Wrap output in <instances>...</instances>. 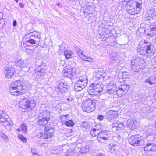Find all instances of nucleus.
<instances>
[{"label": "nucleus", "instance_id": "obj_12", "mask_svg": "<svg viewBox=\"0 0 156 156\" xmlns=\"http://www.w3.org/2000/svg\"><path fill=\"white\" fill-rule=\"evenodd\" d=\"M66 83H65L63 82H61L55 87V92L56 94L58 95L64 94L68 91Z\"/></svg>", "mask_w": 156, "mask_h": 156}, {"label": "nucleus", "instance_id": "obj_28", "mask_svg": "<svg viewBox=\"0 0 156 156\" xmlns=\"http://www.w3.org/2000/svg\"><path fill=\"white\" fill-rule=\"evenodd\" d=\"M119 123V121L117 120L114 121L112 124V130L113 131H117L118 130H119L118 128V124Z\"/></svg>", "mask_w": 156, "mask_h": 156}, {"label": "nucleus", "instance_id": "obj_54", "mask_svg": "<svg viewBox=\"0 0 156 156\" xmlns=\"http://www.w3.org/2000/svg\"><path fill=\"white\" fill-rule=\"evenodd\" d=\"M19 5H20V8H23L24 7V5L23 3H20L19 4Z\"/></svg>", "mask_w": 156, "mask_h": 156}, {"label": "nucleus", "instance_id": "obj_46", "mask_svg": "<svg viewBox=\"0 0 156 156\" xmlns=\"http://www.w3.org/2000/svg\"><path fill=\"white\" fill-rule=\"evenodd\" d=\"M149 78L151 82V83H152V84H154L155 82V80H156L155 77L154 76H151Z\"/></svg>", "mask_w": 156, "mask_h": 156}, {"label": "nucleus", "instance_id": "obj_35", "mask_svg": "<svg viewBox=\"0 0 156 156\" xmlns=\"http://www.w3.org/2000/svg\"><path fill=\"white\" fill-rule=\"evenodd\" d=\"M68 115H62L60 117V119L62 122H64L67 119Z\"/></svg>", "mask_w": 156, "mask_h": 156}, {"label": "nucleus", "instance_id": "obj_10", "mask_svg": "<svg viewBox=\"0 0 156 156\" xmlns=\"http://www.w3.org/2000/svg\"><path fill=\"white\" fill-rule=\"evenodd\" d=\"M129 143L134 146H138L141 145L144 140L141 136L138 135L131 136L129 139Z\"/></svg>", "mask_w": 156, "mask_h": 156}, {"label": "nucleus", "instance_id": "obj_40", "mask_svg": "<svg viewBox=\"0 0 156 156\" xmlns=\"http://www.w3.org/2000/svg\"><path fill=\"white\" fill-rule=\"evenodd\" d=\"M18 138L20 139L23 142H26L27 139L21 135H19Z\"/></svg>", "mask_w": 156, "mask_h": 156}, {"label": "nucleus", "instance_id": "obj_20", "mask_svg": "<svg viewBox=\"0 0 156 156\" xmlns=\"http://www.w3.org/2000/svg\"><path fill=\"white\" fill-rule=\"evenodd\" d=\"M109 151L111 153H116L119 150V147L118 145L113 144L112 145L110 144L108 147Z\"/></svg>", "mask_w": 156, "mask_h": 156}, {"label": "nucleus", "instance_id": "obj_31", "mask_svg": "<svg viewBox=\"0 0 156 156\" xmlns=\"http://www.w3.org/2000/svg\"><path fill=\"white\" fill-rule=\"evenodd\" d=\"M65 125L67 126H72L74 125V123L72 120H69L65 122Z\"/></svg>", "mask_w": 156, "mask_h": 156}, {"label": "nucleus", "instance_id": "obj_16", "mask_svg": "<svg viewBox=\"0 0 156 156\" xmlns=\"http://www.w3.org/2000/svg\"><path fill=\"white\" fill-rule=\"evenodd\" d=\"M145 151L149 152H154L156 151V145L154 143H147L144 147Z\"/></svg>", "mask_w": 156, "mask_h": 156}, {"label": "nucleus", "instance_id": "obj_2", "mask_svg": "<svg viewBox=\"0 0 156 156\" xmlns=\"http://www.w3.org/2000/svg\"><path fill=\"white\" fill-rule=\"evenodd\" d=\"M141 0H134L130 3H127L126 7V10L127 12L131 15L137 14L140 11L142 8V3Z\"/></svg>", "mask_w": 156, "mask_h": 156}, {"label": "nucleus", "instance_id": "obj_45", "mask_svg": "<svg viewBox=\"0 0 156 156\" xmlns=\"http://www.w3.org/2000/svg\"><path fill=\"white\" fill-rule=\"evenodd\" d=\"M116 41L115 39H112L110 41L111 42H109V45L112 46H114L116 43Z\"/></svg>", "mask_w": 156, "mask_h": 156}, {"label": "nucleus", "instance_id": "obj_62", "mask_svg": "<svg viewBox=\"0 0 156 156\" xmlns=\"http://www.w3.org/2000/svg\"><path fill=\"white\" fill-rule=\"evenodd\" d=\"M2 18H3V16H2V18H1L0 17V20L2 19Z\"/></svg>", "mask_w": 156, "mask_h": 156}, {"label": "nucleus", "instance_id": "obj_39", "mask_svg": "<svg viewBox=\"0 0 156 156\" xmlns=\"http://www.w3.org/2000/svg\"><path fill=\"white\" fill-rule=\"evenodd\" d=\"M0 136L3 139L5 140V141H8L9 140V139L7 136L4 133H3L2 131L0 132Z\"/></svg>", "mask_w": 156, "mask_h": 156}, {"label": "nucleus", "instance_id": "obj_61", "mask_svg": "<svg viewBox=\"0 0 156 156\" xmlns=\"http://www.w3.org/2000/svg\"><path fill=\"white\" fill-rule=\"evenodd\" d=\"M14 0L16 2H18V0Z\"/></svg>", "mask_w": 156, "mask_h": 156}, {"label": "nucleus", "instance_id": "obj_57", "mask_svg": "<svg viewBox=\"0 0 156 156\" xmlns=\"http://www.w3.org/2000/svg\"><path fill=\"white\" fill-rule=\"evenodd\" d=\"M67 99L68 101H72L73 98H67Z\"/></svg>", "mask_w": 156, "mask_h": 156}, {"label": "nucleus", "instance_id": "obj_7", "mask_svg": "<svg viewBox=\"0 0 156 156\" xmlns=\"http://www.w3.org/2000/svg\"><path fill=\"white\" fill-rule=\"evenodd\" d=\"M87 84V80L86 76H83L79 78L74 86V89L77 91L84 88Z\"/></svg>", "mask_w": 156, "mask_h": 156}, {"label": "nucleus", "instance_id": "obj_42", "mask_svg": "<svg viewBox=\"0 0 156 156\" xmlns=\"http://www.w3.org/2000/svg\"><path fill=\"white\" fill-rule=\"evenodd\" d=\"M107 132L106 131H102L100 132H98V137L106 135L107 134Z\"/></svg>", "mask_w": 156, "mask_h": 156}, {"label": "nucleus", "instance_id": "obj_30", "mask_svg": "<svg viewBox=\"0 0 156 156\" xmlns=\"http://www.w3.org/2000/svg\"><path fill=\"white\" fill-rule=\"evenodd\" d=\"M99 130L95 128H93V130L90 131V133L93 137L98 136Z\"/></svg>", "mask_w": 156, "mask_h": 156}, {"label": "nucleus", "instance_id": "obj_18", "mask_svg": "<svg viewBox=\"0 0 156 156\" xmlns=\"http://www.w3.org/2000/svg\"><path fill=\"white\" fill-rule=\"evenodd\" d=\"M94 86L93 88H94V96L97 95L101 93L103 90V85H100L98 83H94Z\"/></svg>", "mask_w": 156, "mask_h": 156}, {"label": "nucleus", "instance_id": "obj_59", "mask_svg": "<svg viewBox=\"0 0 156 156\" xmlns=\"http://www.w3.org/2000/svg\"><path fill=\"white\" fill-rule=\"evenodd\" d=\"M38 72H39V73H43V72L42 71V70H39L38 71Z\"/></svg>", "mask_w": 156, "mask_h": 156}, {"label": "nucleus", "instance_id": "obj_4", "mask_svg": "<svg viewBox=\"0 0 156 156\" xmlns=\"http://www.w3.org/2000/svg\"><path fill=\"white\" fill-rule=\"evenodd\" d=\"M145 66V62L142 58L137 57L132 59L131 61L130 68L135 72L141 71Z\"/></svg>", "mask_w": 156, "mask_h": 156}, {"label": "nucleus", "instance_id": "obj_1", "mask_svg": "<svg viewBox=\"0 0 156 156\" xmlns=\"http://www.w3.org/2000/svg\"><path fill=\"white\" fill-rule=\"evenodd\" d=\"M140 42L137 48V51L141 54L146 56L148 58H151L154 54L153 51V45L149 42H145L143 43Z\"/></svg>", "mask_w": 156, "mask_h": 156}, {"label": "nucleus", "instance_id": "obj_17", "mask_svg": "<svg viewBox=\"0 0 156 156\" xmlns=\"http://www.w3.org/2000/svg\"><path fill=\"white\" fill-rule=\"evenodd\" d=\"M117 90L116 85L113 82L109 83L108 87L107 92L109 94L114 93Z\"/></svg>", "mask_w": 156, "mask_h": 156}, {"label": "nucleus", "instance_id": "obj_41", "mask_svg": "<svg viewBox=\"0 0 156 156\" xmlns=\"http://www.w3.org/2000/svg\"><path fill=\"white\" fill-rule=\"evenodd\" d=\"M85 58H84V59H83V60L90 62H92L93 61V59L90 57H88L86 56H85Z\"/></svg>", "mask_w": 156, "mask_h": 156}, {"label": "nucleus", "instance_id": "obj_5", "mask_svg": "<svg viewBox=\"0 0 156 156\" xmlns=\"http://www.w3.org/2000/svg\"><path fill=\"white\" fill-rule=\"evenodd\" d=\"M36 105L34 100L28 98L22 99L19 104V107L24 110L29 108L32 109L36 106Z\"/></svg>", "mask_w": 156, "mask_h": 156}, {"label": "nucleus", "instance_id": "obj_19", "mask_svg": "<svg viewBox=\"0 0 156 156\" xmlns=\"http://www.w3.org/2000/svg\"><path fill=\"white\" fill-rule=\"evenodd\" d=\"M156 15V12L153 9H151L148 12V16L147 17V19L151 23V22L154 21V19L153 18L155 17Z\"/></svg>", "mask_w": 156, "mask_h": 156}, {"label": "nucleus", "instance_id": "obj_13", "mask_svg": "<svg viewBox=\"0 0 156 156\" xmlns=\"http://www.w3.org/2000/svg\"><path fill=\"white\" fill-rule=\"evenodd\" d=\"M15 70L14 69L12 66L6 67L5 69L4 72L5 77L8 79L12 77L14 75Z\"/></svg>", "mask_w": 156, "mask_h": 156}, {"label": "nucleus", "instance_id": "obj_6", "mask_svg": "<svg viewBox=\"0 0 156 156\" xmlns=\"http://www.w3.org/2000/svg\"><path fill=\"white\" fill-rule=\"evenodd\" d=\"M95 102L90 99L85 100L83 103L82 108L85 112H89L93 111L95 109Z\"/></svg>", "mask_w": 156, "mask_h": 156}, {"label": "nucleus", "instance_id": "obj_23", "mask_svg": "<svg viewBox=\"0 0 156 156\" xmlns=\"http://www.w3.org/2000/svg\"><path fill=\"white\" fill-rule=\"evenodd\" d=\"M110 60V64L112 66L116 65L120 62L119 58L115 57L111 58Z\"/></svg>", "mask_w": 156, "mask_h": 156}, {"label": "nucleus", "instance_id": "obj_34", "mask_svg": "<svg viewBox=\"0 0 156 156\" xmlns=\"http://www.w3.org/2000/svg\"><path fill=\"white\" fill-rule=\"evenodd\" d=\"M31 152L33 156H38V155H39L38 152L35 148H31Z\"/></svg>", "mask_w": 156, "mask_h": 156}, {"label": "nucleus", "instance_id": "obj_32", "mask_svg": "<svg viewBox=\"0 0 156 156\" xmlns=\"http://www.w3.org/2000/svg\"><path fill=\"white\" fill-rule=\"evenodd\" d=\"M150 23L149 27L153 30H156V21L154 22V21H153Z\"/></svg>", "mask_w": 156, "mask_h": 156}, {"label": "nucleus", "instance_id": "obj_37", "mask_svg": "<svg viewBox=\"0 0 156 156\" xmlns=\"http://www.w3.org/2000/svg\"><path fill=\"white\" fill-rule=\"evenodd\" d=\"M21 128L22 130L25 133H27V125L26 124L23 123L21 125Z\"/></svg>", "mask_w": 156, "mask_h": 156}, {"label": "nucleus", "instance_id": "obj_36", "mask_svg": "<svg viewBox=\"0 0 156 156\" xmlns=\"http://www.w3.org/2000/svg\"><path fill=\"white\" fill-rule=\"evenodd\" d=\"M107 100L106 99H102L100 102V106L102 107L106 106Z\"/></svg>", "mask_w": 156, "mask_h": 156}, {"label": "nucleus", "instance_id": "obj_56", "mask_svg": "<svg viewBox=\"0 0 156 156\" xmlns=\"http://www.w3.org/2000/svg\"><path fill=\"white\" fill-rule=\"evenodd\" d=\"M143 28H144V27L143 26V25H141L140 27V28H139V30H140L141 29Z\"/></svg>", "mask_w": 156, "mask_h": 156}, {"label": "nucleus", "instance_id": "obj_63", "mask_svg": "<svg viewBox=\"0 0 156 156\" xmlns=\"http://www.w3.org/2000/svg\"><path fill=\"white\" fill-rule=\"evenodd\" d=\"M44 73H44H44H43V74H44Z\"/></svg>", "mask_w": 156, "mask_h": 156}, {"label": "nucleus", "instance_id": "obj_49", "mask_svg": "<svg viewBox=\"0 0 156 156\" xmlns=\"http://www.w3.org/2000/svg\"><path fill=\"white\" fill-rule=\"evenodd\" d=\"M144 83H148L150 84V85L152 84V83H151V81L149 78H148L147 79H146L144 82Z\"/></svg>", "mask_w": 156, "mask_h": 156}, {"label": "nucleus", "instance_id": "obj_11", "mask_svg": "<svg viewBox=\"0 0 156 156\" xmlns=\"http://www.w3.org/2000/svg\"><path fill=\"white\" fill-rule=\"evenodd\" d=\"M76 69L75 67L67 66L66 67L63 71L64 76L72 79L74 78L76 76Z\"/></svg>", "mask_w": 156, "mask_h": 156}, {"label": "nucleus", "instance_id": "obj_27", "mask_svg": "<svg viewBox=\"0 0 156 156\" xmlns=\"http://www.w3.org/2000/svg\"><path fill=\"white\" fill-rule=\"evenodd\" d=\"M72 52L69 50H66L64 52V55H65L66 59H68L72 57Z\"/></svg>", "mask_w": 156, "mask_h": 156}, {"label": "nucleus", "instance_id": "obj_64", "mask_svg": "<svg viewBox=\"0 0 156 156\" xmlns=\"http://www.w3.org/2000/svg\"><path fill=\"white\" fill-rule=\"evenodd\" d=\"M124 3H126V2H124Z\"/></svg>", "mask_w": 156, "mask_h": 156}, {"label": "nucleus", "instance_id": "obj_58", "mask_svg": "<svg viewBox=\"0 0 156 156\" xmlns=\"http://www.w3.org/2000/svg\"><path fill=\"white\" fill-rule=\"evenodd\" d=\"M154 98L156 100V91L154 92Z\"/></svg>", "mask_w": 156, "mask_h": 156}, {"label": "nucleus", "instance_id": "obj_60", "mask_svg": "<svg viewBox=\"0 0 156 156\" xmlns=\"http://www.w3.org/2000/svg\"><path fill=\"white\" fill-rule=\"evenodd\" d=\"M17 131L18 132H20V130L19 128H18V129H17Z\"/></svg>", "mask_w": 156, "mask_h": 156}, {"label": "nucleus", "instance_id": "obj_52", "mask_svg": "<svg viewBox=\"0 0 156 156\" xmlns=\"http://www.w3.org/2000/svg\"><path fill=\"white\" fill-rule=\"evenodd\" d=\"M99 137L101 138L103 140H106L107 139V136H102L101 137Z\"/></svg>", "mask_w": 156, "mask_h": 156}, {"label": "nucleus", "instance_id": "obj_55", "mask_svg": "<svg viewBox=\"0 0 156 156\" xmlns=\"http://www.w3.org/2000/svg\"><path fill=\"white\" fill-rule=\"evenodd\" d=\"M96 156H105L104 154H102L101 153L98 154Z\"/></svg>", "mask_w": 156, "mask_h": 156}, {"label": "nucleus", "instance_id": "obj_29", "mask_svg": "<svg viewBox=\"0 0 156 156\" xmlns=\"http://www.w3.org/2000/svg\"><path fill=\"white\" fill-rule=\"evenodd\" d=\"M94 84V83L91 84L90 86L89 89L88 90V92L90 95H94V88H93Z\"/></svg>", "mask_w": 156, "mask_h": 156}, {"label": "nucleus", "instance_id": "obj_24", "mask_svg": "<svg viewBox=\"0 0 156 156\" xmlns=\"http://www.w3.org/2000/svg\"><path fill=\"white\" fill-rule=\"evenodd\" d=\"M39 120L38 121V124L40 125L43 126L46 124L49 120H47L41 116H39L38 118Z\"/></svg>", "mask_w": 156, "mask_h": 156}, {"label": "nucleus", "instance_id": "obj_48", "mask_svg": "<svg viewBox=\"0 0 156 156\" xmlns=\"http://www.w3.org/2000/svg\"><path fill=\"white\" fill-rule=\"evenodd\" d=\"M124 126L123 123L120 122L119 121V123L118 124V128H122Z\"/></svg>", "mask_w": 156, "mask_h": 156}, {"label": "nucleus", "instance_id": "obj_44", "mask_svg": "<svg viewBox=\"0 0 156 156\" xmlns=\"http://www.w3.org/2000/svg\"><path fill=\"white\" fill-rule=\"evenodd\" d=\"M87 122H83L81 124V126L83 128H87Z\"/></svg>", "mask_w": 156, "mask_h": 156}, {"label": "nucleus", "instance_id": "obj_9", "mask_svg": "<svg viewBox=\"0 0 156 156\" xmlns=\"http://www.w3.org/2000/svg\"><path fill=\"white\" fill-rule=\"evenodd\" d=\"M44 131L45 132L41 134L40 136L41 138L47 139L52 137L54 135V129L49 125L45 126Z\"/></svg>", "mask_w": 156, "mask_h": 156}, {"label": "nucleus", "instance_id": "obj_8", "mask_svg": "<svg viewBox=\"0 0 156 156\" xmlns=\"http://www.w3.org/2000/svg\"><path fill=\"white\" fill-rule=\"evenodd\" d=\"M25 39L24 42V44H26L27 45L29 46L30 44H37L38 42V44H39V41L40 39L38 36H36L35 35H33L31 33L27 34L25 35Z\"/></svg>", "mask_w": 156, "mask_h": 156}, {"label": "nucleus", "instance_id": "obj_22", "mask_svg": "<svg viewBox=\"0 0 156 156\" xmlns=\"http://www.w3.org/2000/svg\"><path fill=\"white\" fill-rule=\"evenodd\" d=\"M144 31L145 34L148 36L151 37L154 36L155 34H156L155 30H153L151 28H150L147 29L146 30H145V29H144Z\"/></svg>", "mask_w": 156, "mask_h": 156}, {"label": "nucleus", "instance_id": "obj_21", "mask_svg": "<svg viewBox=\"0 0 156 156\" xmlns=\"http://www.w3.org/2000/svg\"><path fill=\"white\" fill-rule=\"evenodd\" d=\"M8 119H9V116L6 114L4 111H2L0 116V122L2 123H5Z\"/></svg>", "mask_w": 156, "mask_h": 156}, {"label": "nucleus", "instance_id": "obj_33", "mask_svg": "<svg viewBox=\"0 0 156 156\" xmlns=\"http://www.w3.org/2000/svg\"><path fill=\"white\" fill-rule=\"evenodd\" d=\"M77 53L80 57L82 59L85 58V55L83 54V52L81 50L79 49L77 51Z\"/></svg>", "mask_w": 156, "mask_h": 156}, {"label": "nucleus", "instance_id": "obj_26", "mask_svg": "<svg viewBox=\"0 0 156 156\" xmlns=\"http://www.w3.org/2000/svg\"><path fill=\"white\" fill-rule=\"evenodd\" d=\"M41 117L45 118L47 120H49L50 117V112L47 111H44L42 113Z\"/></svg>", "mask_w": 156, "mask_h": 156}, {"label": "nucleus", "instance_id": "obj_47", "mask_svg": "<svg viewBox=\"0 0 156 156\" xmlns=\"http://www.w3.org/2000/svg\"><path fill=\"white\" fill-rule=\"evenodd\" d=\"M7 123L8 124V125H9L12 126L13 125V122L12 121L10 120V119L9 118V119H8L7 121L5 123L6 124Z\"/></svg>", "mask_w": 156, "mask_h": 156}, {"label": "nucleus", "instance_id": "obj_50", "mask_svg": "<svg viewBox=\"0 0 156 156\" xmlns=\"http://www.w3.org/2000/svg\"><path fill=\"white\" fill-rule=\"evenodd\" d=\"M104 118V117L102 115H99L97 119H99L100 120H103Z\"/></svg>", "mask_w": 156, "mask_h": 156}, {"label": "nucleus", "instance_id": "obj_53", "mask_svg": "<svg viewBox=\"0 0 156 156\" xmlns=\"http://www.w3.org/2000/svg\"><path fill=\"white\" fill-rule=\"evenodd\" d=\"M17 25V22L16 20H14L13 23V25L14 27H15Z\"/></svg>", "mask_w": 156, "mask_h": 156}, {"label": "nucleus", "instance_id": "obj_43", "mask_svg": "<svg viewBox=\"0 0 156 156\" xmlns=\"http://www.w3.org/2000/svg\"><path fill=\"white\" fill-rule=\"evenodd\" d=\"M122 76L123 78H128L129 76V73L126 72H123Z\"/></svg>", "mask_w": 156, "mask_h": 156}, {"label": "nucleus", "instance_id": "obj_38", "mask_svg": "<svg viewBox=\"0 0 156 156\" xmlns=\"http://www.w3.org/2000/svg\"><path fill=\"white\" fill-rule=\"evenodd\" d=\"M89 151L88 149H87L86 147H84L81 148L79 151V153L85 154Z\"/></svg>", "mask_w": 156, "mask_h": 156}, {"label": "nucleus", "instance_id": "obj_25", "mask_svg": "<svg viewBox=\"0 0 156 156\" xmlns=\"http://www.w3.org/2000/svg\"><path fill=\"white\" fill-rule=\"evenodd\" d=\"M129 87L127 84H123L119 87V90L117 91L118 93L119 91H122V92H126L128 89Z\"/></svg>", "mask_w": 156, "mask_h": 156}, {"label": "nucleus", "instance_id": "obj_14", "mask_svg": "<svg viewBox=\"0 0 156 156\" xmlns=\"http://www.w3.org/2000/svg\"><path fill=\"white\" fill-rule=\"evenodd\" d=\"M118 115V112L115 110H110L106 113V116L107 119L109 121L117 118Z\"/></svg>", "mask_w": 156, "mask_h": 156}, {"label": "nucleus", "instance_id": "obj_15", "mask_svg": "<svg viewBox=\"0 0 156 156\" xmlns=\"http://www.w3.org/2000/svg\"><path fill=\"white\" fill-rule=\"evenodd\" d=\"M140 123L135 119H128L127 122V125L128 127L132 129L137 128Z\"/></svg>", "mask_w": 156, "mask_h": 156}, {"label": "nucleus", "instance_id": "obj_51", "mask_svg": "<svg viewBox=\"0 0 156 156\" xmlns=\"http://www.w3.org/2000/svg\"><path fill=\"white\" fill-rule=\"evenodd\" d=\"M152 61L154 64H156V56L153 58L152 59Z\"/></svg>", "mask_w": 156, "mask_h": 156}, {"label": "nucleus", "instance_id": "obj_3", "mask_svg": "<svg viewBox=\"0 0 156 156\" xmlns=\"http://www.w3.org/2000/svg\"><path fill=\"white\" fill-rule=\"evenodd\" d=\"M24 90L23 85L20 81H17L12 83L10 85L9 89L11 94L16 96L23 94L25 92Z\"/></svg>", "mask_w": 156, "mask_h": 156}]
</instances>
